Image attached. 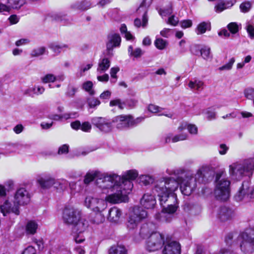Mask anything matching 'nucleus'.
<instances>
[{
    "label": "nucleus",
    "mask_w": 254,
    "mask_h": 254,
    "mask_svg": "<svg viewBox=\"0 0 254 254\" xmlns=\"http://www.w3.org/2000/svg\"><path fill=\"white\" fill-rule=\"evenodd\" d=\"M138 173L136 170H130L125 172L121 177V183L122 187L127 192H130L132 188V181L135 180L138 176Z\"/></svg>",
    "instance_id": "obj_12"
},
{
    "label": "nucleus",
    "mask_w": 254,
    "mask_h": 254,
    "mask_svg": "<svg viewBox=\"0 0 254 254\" xmlns=\"http://www.w3.org/2000/svg\"><path fill=\"white\" fill-rule=\"evenodd\" d=\"M73 239L76 244H80L84 242L85 240V237L82 235V233H73Z\"/></svg>",
    "instance_id": "obj_48"
},
{
    "label": "nucleus",
    "mask_w": 254,
    "mask_h": 254,
    "mask_svg": "<svg viewBox=\"0 0 254 254\" xmlns=\"http://www.w3.org/2000/svg\"><path fill=\"white\" fill-rule=\"evenodd\" d=\"M250 184L249 182H244L234 196L235 201L245 203L249 201L250 197Z\"/></svg>",
    "instance_id": "obj_13"
},
{
    "label": "nucleus",
    "mask_w": 254,
    "mask_h": 254,
    "mask_svg": "<svg viewBox=\"0 0 254 254\" xmlns=\"http://www.w3.org/2000/svg\"><path fill=\"white\" fill-rule=\"evenodd\" d=\"M77 91V88L76 87L71 84H69L67 86V91L65 93V94L68 97H73Z\"/></svg>",
    "instance_id": "obj_49"
},
{
    "label": "nucleus",
    "mask_w": 254,
    "mask_h": 254,
    "mask_svg": "<svg viewBox=\"0 0 254 254\" xmlns=\"http://www.w3.org/2000/svg\"><path fill=\"white\" fill-rule=\"evenodd\" d=\"M122 215V210L117 207L114 206L109 211L108 219L110 222L117 223L119 221Z\"/></svg>",
    "instance_id": "obj_22"
},
{
    "label": "nucleus",
    "mask_w": 254,
    "mask_h": 254,
    "mask_svg": "<svg viewBox=\"0 0 254 254\" xmlns=\"http://www.w3.org/2000/svg\"><path fill=\"white\" fill-rule=\"evenodd\" d=\"M188 135L187 134H180L178 135H174V137L172 140V142L175 143L180 141H183L188 138Z\"/></svg>",
    "instance_id": "obj_52"
},
{
    "label": "nucleus",
    "mask_w": 254,
    "mask_h": 254,
    "mask_svg": "<svg viewBox=\"0 0 254 254\" xmlns=\"http://www.w3.org/2000/svg\"><path fill=\"white\" fill-rule=\"evenodd\" d=\"M45 91V88L42 86H34L29 87L24 91V94L33 96L34 95H39L42 94Z\"/></svg>",
    "instance_id": "obj_25"
},
{
    "label": "nucleus",
    "mask_w": 254,
    "mask_h": 254,
    "mask_svg": "<svg viewBox=\"0 0 254 254\" xmlns=\"http://www.w3.org/2000/svg\"><path fill=\"white\" fill-rule=\"evenodd\" d=\"M81 216L80 212L72 206L65 207L63 213V219L64 223L71 225L78 220Z\"/></svg>",
    "instance_id": "obj_11"
},
{
    "label": "nucleus",
    "mask_w": 254,
    "mask_h": 254,
    "mask_svg": "<svg viewBox=\"0 0 254 254\" xmlns=\"http://www.w3.org/2000/svg\"><path fill=\"white\" fill-rule=\"evenodd\" d=\"M245 96L249 100H254V89L249 88L244 91Z\"/></svg>",
    "instance_id": "obj_51"
},
{
    "label": "nucleus",
    "mask_w": 254,
    "mask_h": 254,
    "mask_svg": "<svg viewBox=\"0 0 254 254\" xmlns=\"http://www.w3.org/2000/svg\"><path fill=\"white\" fill-rule=\"evenodd\" d=\"M223 171L216 174L214 195L216 198L221 201H226L230 197V182L224 176Z\"/></svg>",
    "instance_id": "obj_5"
},
{
    "label": "nucleus",
    "mask_w": 254,
    "mask_h": 254,
    "mask_svg": "<svg viewBox=\"0 0 254 254\" xmlns=\"http://www.w3.org/2000/svg\"><path fill=\"white\" fill-rule=\"evenodd\" d=\"M108 41L106 44L107 50L109 54L114 47H119L121 42V38L118 34H112L108 36Z\"/></svg>",
    "instance_id": "obj_19"
},
{
    "label": "nucleus",
    "mask_w": 254,
    "mask_h": 254,
    "mask_svg": "<svg viewBox=\"0 0 254 254\" xmlns=\"http://www.w3.org/2000/svg\"><path fill=\"white\" fill-rule=\"evenodd\" d=\"M211 29L210 23L208 22H202L199 23L197 26L196 33L197 35L204 33L207 30Z\"/></svg>",
    "instance_id": "obj_29"
},
{
    "label": "nucleus",
    "mask_w": 254,
    "mask_h": 254,
    "mask_svg": "<svg viewBox=\"0 0 254 254\" xmlns=\"http://www.w3.org/2000/svg\"><path fill=\"white\" fill-rule=\"evenodd\" d=\"M162 254H181V245L177 241L166 239V242L163 245Z\"/></svg>",
    "instance_id": "obj_16"
},
{
    "label": "nucleus",
    "mask_w": 254,
    "mask_h": 254,
    "mask_svg": "<svg viewBox=\"0 0 254 254\" xmlns=\"http://www.w3.org/2000/svg\"><path fill=\"white\" fill-rule=\"evenodd\" d=\"M147 212L142 207L135 206L133 207L129 214L127 222V227L129 230L136 228L143 220L147 218Z\"/></svg>",
    "instance_id": "obj_7"
},
{
    "label": "nucleus",
    "mask_w": 254,
    "mask_h": 254,
    "mask_svg": "<svg viewBox=\"0 0 254 254\" xmlns=\"http://www.w3.org/2000/svg\"><path fill=\"white\" fill-rule=\"evenodd\" d=\"M83 131L89 132L91 129V125L88 122H85L81 125V128Z\"/></svg>",
    "instance_id": "obj_55"
},
{
    "label": "nucleus",
    "mask_w": 254,
    "mask_h": 254,
    "mask_svg": "<svg viewBox=\"0 0 254 254\" xmlns=\"http://www.w3.org/2000/svg\"><path fill=\"white\" fill-rule=\"evenodd\" d=\"M22 254H36V251L33 247L28 246L24 250Z\"/></svg>",
    "instance_id": "obj_60"
},
{
    "label": "nucleus",
    "mask_w": 254,
    "mask_h": 254,
    "mask_svg": "<svg viewBox=\"0 0 254 254\" xmlns=\"http://www.w3.org/2000/svg\"><path fill=\"white\" fill-rule=\"evenodd\" d=\"M93 64H89L85 66H83L81 67L79 71V75H78L79 77H81L83 75V73L85 72L86 71H87L89 70L92 66Z\"/></svg>",
    "instance_id": "obj_62"
},
{
    "label": "nucleus",
    "mask_w": 254,
    "mask_h": 254,
    "mask_svg": "<svg viewBox=\"0 0 254 254\" xmlns=\"http://www.w3.org/2000/svg\"><path fill=\"white\" fill-rule=\"evenodd\" d=\"M204 171L205 168L203 167L200 168L197 171L194 177H193V179L195 180L196 183L197 181L198 182H202L203 181L204 177Z\"/></svg>",
    "instance_id": "obj_40"
},
{
    "label": "nucleus",
    "mask_w": 254,
    "mask_h": 254,
    "mask_svg": "<svg viewBox=\"0 0 254 254\" xmlns=\"http://www.w3.org/2000/svg\"><path fill=\"white\" fill-rule=\"evenodd\" d=\"M154 44L156 47L159 50L165 49L167 45L166 41L161 38L156 39Z\"/></svg>",
    "instance_id": "obj_47"
},
{
    "label": "nucleus",
    "mask_w": 254,
    "mask_h": 254,
    "mask_svg": "<svg viewBox=\"0 0 254 254\" xmlns=\"http://www.w3.org/2000/svg\"><path fill=\"white\" fill-rule=\"evenodd\" d=\"M100 178L97 179L96 184L102 190H108V192L122 186L121 177L114 173H101Z\"/></svg>",
    "instance_id": "obj_6"
},
{
    "label": "nucleus",
    "mask_w": 254,
    "mask_h": 254,
    "mask_svg": "<svg viewBox=\"0 0 254 254\" xmlns=\"http://www.w3.org/2000/svg\"><path fill=\"white\" fill-rule=\"evenodd\" d=\"M230 176L233 179L240 180L244 177L252 176L254 170V158L239 160L229 166Z\"/></svg>",
    "instance_id": "obj_3"
},
{
    "label": "nucleus",
    "mask_w": 254,
    "mask_h": 254,
    "mask_svg": "<svg viewBox=\"0 0 254 254\" xmlns=\"http://www.w3.org/2000/svg\"><path fill=\"white\" fill-rule=\"evenodd\" d=\"M154 226L152 224L145 223L143 224L140 229L139 231V235L143 238H146L149 236V235L152 234V233H154L155 231H153V228Z\"/></svg>",
    "instance_id": "obj_23"
},
{
    "label": "nucleus",
    "mask_w": 254,
    "mask_h": 254,
    "mask_svg": "<svg viewBox=\"0 0 254 254\" xmlns=\"http://www.w3.org/2000/svg\"><path fill=\"white\" fill-rule=\"evenodd\" d=\"M71 225L72 226V233H82L88 227V222L80 217L78 220L74 223V224H72Z\"/></svg>",
    "instance_id": "obj_21"
},
{
    "label": "nucleus",
    "mask_w": 254,
    "mask_h": 254,
    "mask_svg": "<svg viewBox=\"0 0 254 254\" xmlns=\"http://www.w3.org/2000/svg\"><path fill=\"white\" fill-rule=\"evenodd\" d=\"M38 227V224L34 221H30L26 226V232L28 234L34 235L36 233Z\"/></svg>",
    "instance_id": "obj_31"
},
{
    "label": "nucleus",
    "mask_w": 254,
    "mask_h": 254,
    "mask_svg": "<svg viewBox=\"0 0 254 254\" xmlns=\"http://www.w3.org/2000/svg\"><path fill=\"white\" fill-rule=\"evenodd\" d=\"M147 22H148V17L147 15V12H146V11H145V12H144V13L143 15V17H142V23H141L140 19H139L138 18H136L134 20V25L137 27H139L141 25H142V27H145L147 25Z\"/></svg>",
    "instance_id": "obj_37"
},
{
    "label": "nucleus",
    "mask_w": 254,
    "mask_h": 254,
    "mask_svg": "<svg viewBox=\"0 0 254 254\" xmlns=\"http://www.w3.org/2000/svg\"><path fill=\"white\" fill-rule=\"evenodd\" d=\"M54 186L57 190L64 191L68 186V182L64 179H56V183Z\"/></svg>",
    "instance_id": "obj_33"
},
{
    "label": "nucleus",
    "mask_w": 254,
    "mask_h": 254,
    "mask_svg": "<svg viewBox=\"0 0 254 254\" xmlns=\"http://www.w3.org/2000/svg\"><path fill=\"white\" fill-rule=\"evenodd\" d=\"M214 8L216 12L219 13L227 9V7H226L225 3H224V2L222 1L221 2L216 5Z\"/></svg>",
    "instance_id": "obj_56"
},
{
    "label": "nucleus",
    "mask_w": 254,
    "mask_h": 254,
    "mask_svg": "<svg viewBox=\"0 0 254 254\" xmlns=\"http://www.w3.org/2000/svg\"><path fill=\"white\" fill-rule=\"evenodd\" d=\"M86 102L88 106L90 108H95L97 106H99L101 102L100 100L94 97H90L87 98Z\"/></svg>",
    "instance_id": "obj_38"
},
{
    "label": "nucleus",
    "mask_w": 254,
    "mask_h": 254,
    "mask_svg": "<svg viewBox=\"0 0 254 254\" xmlns=\"http://www.w3.org/2000/svg\"><path fill=\"white\" fill-rule=\"evenodd\" d=\"M9 11L11 9H19L25 3V0H7Z\"/></svg>",
    "instance_id": "obj_27"
},
{
    "label": "nucleus",
    "mask_w": 254,
    "mask_h": 254,
    "mask_svg": "<svg viewBox=\"0 0 254 254\" xmlns=\"http://www.w3.org/2000/svg\"><path fill=\"white\" fill-rule=\"evenodd\" d=\"M164 109L156 105L150 104L147 107V110L149 112L152 113H160Z\"/></svg>",
    "instance_id": "obj_45"
},
{
    "label": "nucleus",
    "mask_w": 254,
    "mask_h": 254,
    "mask_svg": "<svg viewBox=\"0 0 254 254\" xmlns=\"http://www.w3.org/2000/svg\"><path fill=\"white\" fill-rule=\"evenodd\" d=\"M101 172L98 170L89 171L86 174L84 179L85 184L88 185L92 182L95 178H100Z\"/></svg>",
    "instance_id": "obj_24"
},
{
    "label": "nucleus",
    "mask_w": 254,
    "mask_h": 254,
    "mask_svg": "<svg viewBox=\"0 0 254 254\" xmlns=\"http://www.w3.org/2000/svg\"><path fill=\"white\" fill-rule=\"evenodd\" d=\"M36 181L38 186L43 190L50 189L56 183L55 178L49 174H44L38 176Z\"/></svg>",
    "instance_id": "obj_14"
},
{
    "label": "nucleus",
    "mask_w": 254,
    "mask_h": 254,
    "mask_svg": "<svg viewBox=\"0 0 254 254\" xmlns=\"http://www.w3.org/2000/svg\"><path fill=\"white\" fill-rule=\"evenodd\" d=\"M241 241L240 248L244 253H251L254 251V230L248 228L239 236Z\"/></svg>",
    "instance_id": "obj_8"
},
{
    "label": "nucleus",
    "mask_w": 254,
    "mask_h": 254,
    "mask_svg": "<svg viewBox=\"0 0 254 254\" xmlns=\"http://www.w3.org/2000/svg\"><path fill=\"white\" fill-rule=\"evenodd\" d=\"M112 123L117 128L123 129L132 126V117L130 115H120L114 118Z\"/></svg>",
    "instance_id": "obj_17"
},
{
    "label": "nucleus",
    "mask_w": 254,
    "mask_h": 254,
    "mask_svg": "<svg viewBox=\"0 0 254 254\" xmlns=\"http://www.w3.org/2000/svg\"><path fill=\"white\" fill-rule=\"evenodd\" d=\"M229 150V147L227 146L225 144H220L218 147V152L221 155H225L227 153Z\"/></svg>",
    "instance_id": "obj_54"
},
{
    "label": "nucleus",
    "mask_w": 254,
    "mask_h": 254,
    "mask_svg": "<svg viewBox=\"0 0 254 254\" xmlns=\"http://www.w3.org/2000/svg\"><path fill=\"white\" fill-rule=\"evenodd\" d=\"M30 199L31 195L26 189L24 187L19 188L14 193L13 206L8 200H5L3 204L0 206V212L4 216L10 212L18 215L19 214V206L28 204Z\"/></svg>",
    "instance_id": "obj_2"
},
{
    "label": "nucleus",
    "mask_w": 254,
    "mask_h": 254,
    "mask_svg": "<svg viewBox=\"0 0 254 254\" xmlns=\"http://www.w3.org/2000/svg\"><path fill=\"white\" fill-rule=\"evenodd\" d=\"M110 192L111 193L107 195L104 199L107 203L108 202L111 204L125 202L127 199V194L130 193L124 190V188L122 186H120L119 188L110 190Z\"/></svg>",
    "instance_id": "obj_10"
},
{
    "label": "nucleus",
    "mask_w": 254,
    "mask_h": 254,
    "mask_svg": "<svg viewBox=\"0 0 254 254\" xmlns=\"http://www.w3.org/2000/svg\"><path fill=\"white\" fill-rule=\"evenodd\" d=\"M68 146L66 144H64L59 148L58 154H64L67 153L68 152Z\"/></svg>",
    "instance_id": "obj_63"
},
{
    "label": "nucleus",
    "mask_w": 254,
    "mask_h": 254,
    "mask_svg": "<svg viewBox=\"0 0 254 254\" xmlns=\"http://www.w3.org/2000/svg\"><path fill=\"white\" fill-rule=\"evenodd\" d=\"M235 216V213L234 210L227 206L220 207L217 214L218 218L222 222L231 220Z\"/></svg>",
    "instance_id": "obj_18"
},
{
    "label": "nucleus",
    "mask_w": 254,
    "mask_h": 254,
    "mask_svg": "<svg viewBox=\"0 0 254 254\" xmlns=\"http://www.w3.org/2000/svg\"><path fill=\"white\" fill-rule=\"evenodd\" d=\"M83 204L99 217V220H95L94 223L99 224L104 221L102 213L107 208L108 204L104 199L96 197L93 193L87 192L85 194Z\"/></svg>",
    "instance_id": "obj_4"
},
{
    "label": "nucleus",
    "mask_w": 254,
    "mask_h": 254,
    "mask_svg": "<svg viewBox=\"0 0 254 254\" xmlns=\"http://www.w3.org/2000/svg\"><path fill=\"white\" fill-rule=\"evenodd\" d=\"M241 25H238L236 22H231L227 25V28L230 33L233 34L237 33L240 28Z\"/></svg>",
    "instance_id": "obj_42"
},
{
    "label": "nucleus",
    "mask_w": 254,
    "mask_h": 254,
    "mask_svg": "<svg viewBox=\"0 0 254 254\" xmlns=\"http://www.w3.org/2000/svg\"><path fill=\"white\" fill-rule=\"evenodd\" d=\"M185 172V170L183 168H177L173 170H167V173L170 175L177 176V177H180V175L184 174Z\"/></svg>",
    "instance_id": "obj_43"
},
{
    "label": "nucleus",
    "mask_w": 254,
    "mask_h": 254,
    "mask_svg": "<svg viewBox=\"0 0 254 254\" xmlns=\"http://www.w3.org/2000/svg\"><path fill=\"white\" fill-rule=\"evenodd\" d=\"M71 118H72V116L70 113H65L62 116L57 114H51L49 116V118L55 121H59L63 118L67 120Z\"/></svg>",
    "instance_id": "obj_39"
},
{
    "label": "nucleus",
    "mask_w": 254,
    "mask_h": 254,
    "mask_svg": "<svg viewBox=\"0 0 254 254\" xmlns=\"http://www.w3.org/2000/svg\"><path fill=\"white\" fill-rule=\"evenodd\" d=\"M204 113L206 115V119L209 121L213 120L215 118L216 114L214 111L207 110Z\"/></svg>",
    "instance_id": "obj_59"
},
{
    "label": "nucleus",
    "mask_w": 254,
    "mask_h": 254,
    "mask_svg": "<svg viewBox=\"0 0 254 254\" xmlns=\"http://www.w3.org/2000/svg\"><path fill=\"white\" fill-rule=\"evenodd\" d=\"M127 250L122 245L112 246L109 250V254H126Z\"/></svg>",
    "instance_id": "obj_32"
},
{
    "label": "nucleus",
    "mask_w": 254,
    "mask_h": 254,
    "mask_svg": "<svg viewBox=\"0 0 254 254\" xmlns=\"http://www.w3.org/2000/svg\"><path fill=\"white\" fill-rule=\"evenodd\" d=\"M181 26L183 28H187L192 26V21L190 20H184L180 23Z\"/></svg>",
    "instance_id": "obj_64"
},
{
    "label": "nucleus",
    "mask_w": 254,
    "mask_h": 254,
    "mask_svg": "<svg viewBox=\"0 0 254 254\" xmlns=\"http://www.w3.org/2000/svg\"><path fill=\"white\" fill-rule=\"evenodd\" d=\"M110 61L107 58H104L99 60L98 66L97 70L100 73H102L106 71L110 66Z\"/></svg>",
    "instance_id": "obj_26"
},
{
    "label": "nucleus",
    "mask_w": 254,
    "mask_h": 254,
    "mask_svg": "<svg viewBox=\"0 0 254 254\" xmlns=\"http://www.w3.org/2000/svg\"><path fill=\"white\" fill-rule=\"evenodd\" d=\"M235 59L234 58H232L230 59V60L229 61V62L223 65V66L220 67L219 68V70H230L232 67V66L234 64V63H235Z\"/></svg>",
    "instance_id": "obj_50"
},
{
    "label": "nucleus",
    "mask_w": 254,
    "mask_h": 254,
    "mask_svg": "<svg viewBox=\"0 0 254 254\" xmlns=\"http://www.w3.org/2000/svg\"><path fill=\"white\" fill-rule=\"evenodd\" d=\"M203 84L201 80L194 79L189 81L188 86L191 90L199 91L203 89Z\"/></svg>",
    "instance_id": "obj_28"
},
{
    "label": "nucleus",
    "mask_w": 254,
    "mask_h": 254,
    "mask_svg": "<svg viewBox=\"0 0 254 254\" xmlns=\"http://www.w3.org/2000/svg\"><path fill=\"white\" fill-rule=\"evenodd\" d=\"M166 242L164 235L158 232L152 233L146 240V249L149 252L160 250Z\"/></svg>",
    "instance_id": "obj_9"
},
{
    "label": "nucleus",
    "mask_w": 254,
    "mask_h": 254,
    "mask_svg": "<svg viewBox=\"0 0 254 254\" xmlns=\"http://www.w3.org/2000/svg\"><path fill=\"white\" fill-rule=\"evenodd\" d=\"M179 184L181 192L184 195H190L196 188L195 180L191 176H186L185 179L182 177L176 179L173 177L163 178L156 182L153 191L157 193L160 204L163 205L167 201L174 203L168 204L161 213H157V220L166 222L171 220V215L176 212L178 207L177 196L173 192L178 189Z\"/></svg>",
    "instance_id": "obj_1"
},
{
    "label": "nucleus",
    "mask_w": 254,
    "mask_h": 254,
    "mask_svg": "<svg viewBox=\"0 0 254 254\" xmlns=\"http://www.w3.org/2000/svg\"><path fill=\"white\" fill-rule=\"evenodd\" d=\"M201 55L205 60H208L211 58L210 48L208 47L205 46L200 50Z\"/></svg>",
    "instance_id": "obj_44"
},
{
    "label": "nucleus",
    "mask_w": 254,
    "mask_h": 254,
    "mask_svg": "<svg viewBox=\"0 0 254 254\" xmlns=\"http://www.w3.org/2000/svg\"><path fill=\"white\" fill-rule=\"evenodd\" d=\"M139 180L140 182L145 186L152 183L154 181L152 177L146 175H141L139 177Z\"/></svg>",
    "instance_id": "obj_41"
},
{
    "label": "nucleus",
    "mask_w": 254,
    "mask_h": 254,
    "mask_svg": "<svg viewBox=\"0 0 254 254\" xmlns=\"http://www.w3.org/2000/svg\"><path fill=\"white\" fill-rule=\"evenodd\" d=\"M178 22L179 19L178 17H175L174 15H172L168 18L167 23L173 26H176L178 23Z\"/></svg>",
    "instance_id": "obj_61"
},
{
    "label": "nucleus",
    "mask_w": 254,
    "mask_h": 254,
    "mask_svg": "<svg viewBox=\"0 0 254 254\" xmlns=\"http://www.w3.org/2000/svg\"><path fill=\"white\" fill-rule=\"evenodd\" d=\"M49 48L53 51V52L56 54H59L62 50L63 49H66L68 46L65 44H60L57 43H52L49 45Z\"/></svg>",
    "instance_id": "obj_34"
},
{
    "label": "nucleus",
    "mask_w": 254,
    "mask_h": 254,
    "mask_svg": "<svg viewBox=\"0 0 254 254\" xmlns=\"http://www.w3.org/2000/svg\"><path fill=\"white\" fill-rule=\"evenodd\" d=\"M246 29L251 39L254 38V26L251 24H248L246 26Z\"/></svg>",
    "instance_id": "obj_57"
},
{
    "label": "nucleus",
    "mask_w": 254,
    "mask_h": 254,
    "mask_svg": "<svg viewBox=\"0 0 254 254\" xmlns=\"http://www.w3.org/2000/svg\"><path fill=\"white\" fill-rule=\"evenodd\" d=\"M187 128L190 134H196L197 133V127L194 125L183 123L178 127L180 131Z\"/></svg>",
    "instance_id": "obj_30"
},
{
    "label": "nucleus",
    "mask_w": 254,
    "mask_h": 254,
    "mask_svg": "<svg viewBox=\"0 0 254 254\" xmlns=\"http://www.w3.org/2000/svg\"><path fill=\"white\" fill-rule=\"evenodd\" d=\"M156 203L154 195L149 193H145L140 199V204L146 209L153 208Z\"/></svg>",
    "instance_id": "obj_20"
},
{
    "label": "nucleus",
    "mask_w": 254,
    "mask_h": 254,
    "mask_svg": "<svg viewBox=\"0 0 254 254\" xmlns=\"http://www.w3.org/2000/svg\"><path fill=\"white\" fill-rule=\"evenodd\" d=\"M251 7V3L249 1L245 2L241 4L240 8L242 12H247Z\"/></svg>",
    "instance_id": "obj_53"
},
{
    "label": "nucleus",
    "mask_w": 254,
    "mask_h": 254,
    "mask_svg": "<svg viewBox=\"0 0 254 254\" xmlns=\"http://www.w3.org/2000/svg\"><path fill=\"white\" fill-rule=\"evenodd\" d=\"M109 120L102 117H94L91 119V123L100 131L108 132L112 130L113 126Z\"/></svg>",
    "instance_id": "obj_15"
},
{
    "label": "nucleus",
    "mask_w": 254,
    "mask_h": 254,
    "mask_svg": "<svg viewBox=\"0 0 254 254\" xmlns=\"http://www.w3.org/2000/svg\"><path fill=\"white\" fill-rule=\"evenodd\" d=\"M46 52V48L42 46L34 49L31 52L30 55L32 57H38L43 55Z\"/></svg>",
    "instance_id": "obj_35"
},
{
    "label": "nucleus",
    "mask_w": 254,
    "mask_h": 254,
    "mask_svg": "<svg viewBox=\"0 0 254 254\" xmlns=\"http://www.w3.org/2000/svg\"><path fill=\"white\" fill-rule=\"evenodd\" d=\"M73 252L75 254H85V250L83 247L81 246H76L73 248Z\"/></svg>",
    "instance_id": "obj_58"
},
{
    "label": "nucleus",
    "mask_w": 254,
    "mask_h": 254,
    "mask_svg": "<svg viewBox=\"0 0 254 254\" xmlns=\"http://www.w3.org/2000/svg\"><path fill=\"white\" fill-rule=\"evenodd\" d=\"M93 84L91 81H87L82 84V89L87 92L89 95L95 94V91L93 89Z\"/></svg>",
    "instance_id": "obj_36"
},
{
    "label": "nucleus",
    "mask_w": 254,
    "mask_h": 254,
    "mask_svg": "<svg viewBox=\"0 0 254 254\" xmlns=\"http://www.w3.org/2000/svg\"><path fill=\"white\" fill-rule=\"evenodd\" d=\"M56 80V77L53 74H47L41 78V81L44 83L53 82Z\"/></svg>",
    "instance_id": "obj_46"
}]
</instances>
